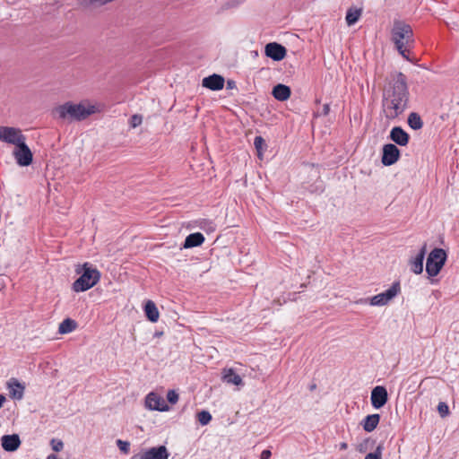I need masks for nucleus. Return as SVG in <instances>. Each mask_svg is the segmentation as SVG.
I'll use <instances>...</instances> for the list:
<instances>
[{
	"instance_id": "obj_16",
	"label": "nucleus",
	"mask_w": 459,
	"mask_h": 459,
	"mask_svg": "<svg viewBox=\"0 0 459 459\" xmlns=\"http://www.w3.org/2000/svg\"><path fill=\"white\" fill-rule=\"evenodd\" d=\"M224 78L221 75L216 74L204 77L202 81V85L212 91L222 90L224 87Z\"/></svg>"
},
{
	"instance_id": "obj_31",
	"label": "nucleus",
	"mask_w": 459,
	"mask_h": 459,
	"mask_svg": "<svg viewBox=\"0 0 459 459\" xmlns=\"http://www.w3.org/2000/svg\"><path fill=\"white\" fill-rule=\"evenodd\" d=\"M143 122V117L141 115H133L129 120L130 126L132 128H135L139 126Z\"/></svg>"
},
{
	"instance_id": "obj_7",
	"label": "nucleus",
	"mask_w": 459,
	"mask_h": 459,
	"mask_svg": "<svg viewBox=\"0 0 459 459\" xmlns=\"http://www.w3.org/2000/svg\"><path fill=\"white\" fill-rule=\"evenodd\" d=\"M401 292V285L399 281H395L385 291L373 296L369 304L371 306H385L388 304L394 298Z\"/></svg>"
},
{
	"instance_id": "obj_10",
	"label": "nucleus",
	"mask_w": 459,
	"mask_h": 459,
	"mask_svg": "<svg viewBox=\"0 0 459 459\" xmlns=\"http://www.w3.org/2000/svg\"><path fill=\"white\" fill-rule=\"evenodd\" d=\"M145 407L149 410H155L160 411H168L169 406L160 394L152 392L145 397Z\"/></svg>"
},
{
	"instance_id": "obj_1",
	"label": "nucleus",
	"mask_w": 459,
	"mask_h": 459,
	"mask_svg": "<svg viewBox=\"0 0 459 459\" xmlns=\"http://www.w3.org/2000/svg\"><path fill=\"white\" fill-rule=\"evenodd\" d=\"M408 102L406 76L402 73L392 74L383 93L382 108L385 117L389 120L398 117L407 108Z\"/></svg>"
},
{
	"instance_id": "obj_18",
	"label": "nucleus",
	"mask_w": 459,
	"mask_h": 459,
	"mask_svg": "<svg viewBox=\"0 0 459 459\" xmlns=\"http://www.w3.org/2000/svg\"><path fill=\"white\" fill-rule=\"evenodd\" d=\"M390 139L401 146H406L409 143V134L400 126H394L390 132Z\"/></svg>"
},
{
	"instance_id": "obj_24",
	"label": "nucleus",
	"mask_w": 459,
	"mask_h": 459,
	"mask_svg": "<svg viewBox=\"0 0 459 459\" xmlns=\"http://www.w3.org/2000/svg\"><path fill=\"white\" fill-rule=\"evenodd\" d=\"M77 328V323L71 318H65L63 320L58 327V333L60 334H66L72 333Z\"/></svg>"
},
{
	"instance_id": "obj_40",
	"label": "nucleus",
	"mask_w": 459,
	"mask_h": 459,
	"mask_svg": "<svg viewBox=\"0 0 459 459\" xmlns=\"http://www.w3.org/2000/svg\"><path fill=\"white\" fill-rule=\"evenodd\" d=\"M47 459H57V456L54 454L49 455Z\"/></svg>"
},
{
	"instance_id": "obj_15",
	"label": "nucleus",
	"mask_w": 459,
	"mask_h": 459,
	"mask_svg": "<svg viewBox=\"0 0 459 459\" xmlns=\"http://www.w3.org/2000/svg\"><path fill=\"white\" fill-rule=\"evenodd\" d=\"M221 380L229 385L237 386H243L244 381L242 377L236 373L235 369L231 368H225L221 371Z\"/></svg>"
},
{
	"instance_id": "obj_38",
	"label": "nucleus",
	"mask_w": 459,
	"mask_h": 459,
	"mask_svg": "<svg viewBox=\"0 0 459 459\" xmlns=\"http://www.w3.org/2000/svg\"><path fill=\"white\" fill-rule=\"evenodd\" d=\"M6 401V398L4 394H0V409L4 405V402Z\"/></svg>"
},
{
	"instance_id": "obj_17",
	"label": "nucleus",
	"mask_w": 459,
	"mask_h": 459,
	"mask_svg": "<svg viewBox=\"0 0 459 459\" xmlns=\"http://www.w3.org/2000/svg\"><path fill=\"white\" fill-rule=\"evenodd\" d=\"M21 439L17 434L4 435L1 438L2 447L7 452H14L21 446Z\"/></svg>"
},
{
	"instance_id": "obj_3",
	"label": "nucleus",
	"mask_w": 459,
	"mask_h": 459,
	"mask_svg": "<svg viewBox=\"0 0 459 459\" xmlns=\"http://www.w3.org/2000/svg\"><path fill=\"white\" fill-rule=\"evenodd\" d=\"M391 40L399 54L411 61L409 54L414 47L413 30L411 25L403 21H394L391 30Z\"/></svg>"
},
{
	"instance_id": "obj_23",
	"label": "nucleus",
	"mask_w": 459,
	"mask_h": 459,
	"mask_svg": "<svg viewBox=\"0 0 459 459\" xmlns=\"http://www.w3.org/2000/svg\"><path fill=\"white\" fill-rule=\"evenodd\" d=\"M380 420L379 414H371L368 415L363 421L361 422V425L365 431L367 432H372L378 425Z\"/></svg>"
},
{
	"instance_id": "obj_2",
	"label": "nucleus",
	"mask_w": 459,
	"mask_h": 459,
	"mask_svg": "<svg viewBox=\"0 0 459 459\" xmlns=\"http://www.w3.org/2000/svg\"><path fill=\"white\" fill-rule=\"evenodd\" d=\"M99 111L100 108L96 103L89 100H83L79 103L67 101L57 106L53 113L59 119L82 121Z\"/></svg>"
},
{
	"instance_id": "obj_20",
	"label": "nucleus",
	"mask_w": 459,
	"mask_h": 459,
	"mask_svg": "<svg viewBox=\"0 0 459 459\" xmlns=\"http://www.w3.org/2000/svg\"><path fill=\"white\" fill-rule=\"evenodd\" d=\"M272 94L277 100L285 101L290 97L291 91L289 86L280 83L273 87Z\"/></svg>"
},
{
	"instance_id": "obj_29",
	"label": "nucleus",
	"mask_w": 459,
	"mask_h": 459,
	"mask_svg": "<svg viewBox=\"0 0 459 459\" xmlns=\"http://www.w3.org/2000/svg\"><path fill=\"white\" fill-rule=\"evenodd\" d=\"M197 420L201 425H207L212 420V415L207 411H202L197 413Z\"/></svg>"
},
{
	"instance_id": "obj_11",
	"label": "nucleus",
	"mask_w": 459,
	"mask_h": 459,
	"mask_svg": "<svg viewBox=\"0 0 459 459\" xmlns=\"http://www.w3.org/2000/svg\"><path fill=\"white\" fill-rule=\"evenodd\" d=\"M400 150L393 143H387L383 147L382 163L385 166L394 164L400 158Z\"/></svg>"
},
{
	"instance_id": "obj_34",
	"label": "nucleus",
	"mask_w": 459,
	"mask_h": 459,
	"mask_svg": "<svg viewBox=\"0 0 459 459\" xmlns=\"http://www.w3.org/2000/svg\"><path fill=\"white\" fill-rule=\"evenodd\" d=\"M381 446H377L376 451L366 455L365 459H381Z\"/></svg>"
},
{
	"instance_id": "obj_14",
	"label": "nucleus",
	"mask_w": 459,
	"mask_h": 459,
	"mask_svg": "<svg viewBox=\"0 0 459 459\" xmlns=\"http://www.w3.org/2000/svg\"><path fill=\"white\" fill-rule=\"evenodd\" d=\"M265 55L275 61H281L286 56V48L276 42L268 43L265 46Z\"/></svg>"
},
{
	"instance_id": "obj_33",
	"label": "nucleus",
	"mask_w": 459,
	"mask_h": 459,
	"mask_svg": "<svg viewBox=\"0 0 459 459\" xmlns=\"http://www.w3.org/2000/svg\"><path fill=\"white\" fill-rule=\"evenodd\" d=\"M437 411L442 417L446 416L449 413V409L446 403H439L437 405Z\"/></svg>"
},
{
	"instance_id": "obj_42",
	"label": "nucleus",
	"mask_w": 459,
	"mask_h": 459,
	"mask_svg": "<svg viewBox=\"0 0 459 459\" xmlns=\"http://www.w3.org/2000/svg\"><path fill=\"white\" fill-rule=\"evenodd\" d=\"M231 83H232L231 82H228V85H229V87H232V84H231Z\"/></svg>"
},
{
	"instance_id": "obj_19",
	"label": "nucleus",
	"mask_w": 459,
	"mask_h": 459,
	"mask_svg": "<svg viewBox=\"0 0 459 459\" xmlns=\"http://www.w3.org/2000/svg\"><path fill=\"white\" fill-rule=\"evenodd\" d=\"M426 255V245H424L420 252L410 260L411 270L416 273L420 274L423 271V261Z\"/></svg>"
},
{
	"instance_id": "obj_32",
	"label": "nucleus",
	"mask_w": 459,
	"mask_h": 459,
	"mask_svg": "<svg viewBox=\"0 0 459 459\" xmlns=\"http://www.w3.org/2000/svg\"><path fill=\"white\" fill-rule=\"evenodd\" d=\"M178 394L175 390H169L167 394V400L171 404H176L178 401Z\"/></svg>"
},
{
	"instance_id": "obj_27",
	"label": "nucleus",
	"mask_w": 459,
	"mask_h": 459,
	"mask_svg": "<svg viewBox=\"0 0 459 459\" xmlns=\"http://www.w3.org/2000/svg\"><path fill=\"white\" fill-rule=\"evenodd\" d=\"M195 224L198 228L208 233L213 232L216 229L215 224L212 221L207 219H200L195 221Z\"/></svg>"
},
{
	"instance_id": "obj_22",
	"label": "nucleus",
	"mask_w": 459,
	"mask_h": 459,
	"mask_svg": "<svg viewBox=\"0 0 459 459\" xmlns=\"http://www.w3.org/2000/svg\"><path fill=\"white\" fill-rule=\"evenodd\" d=\"M144 313L148 320H150L151 322L155 323L159 320L160 313L153 301H146L144 305Z\"/></svg>"
},
{
	"instance_id": "obj_8",
	"label": "nucleus",
	"mask_w": 459,
	"mask_h": 459,
	"mask_svg": "<svg viewBox=\"0 0 459 459\" xmlns=\"http://www.w3.org/2000/svg\"><path fill=\"white\" fill-rule=\"evenodd\" d=\"M13 156L20 167H28L33 161V153L27 145L26 141L13 148Z\"/></svg>"
},
{
	"instance_id": "obj_13",
	"label": "nucleus",
	"mask_w": 459,
	"mask_h": 459,
	"mask_svg": "<svg viewBox=\"0 0 459 459\" xmlns=\"http://www.w3.org/2000/svg\"><path fill=\"white\" fill-rule=\"evenodd\" d=\"M9 391V396L13 400H22L23 398L25 385L18 379L13 377L6 384Z\"/></svg>"
},
{
	"instance_id": "obj_12",
	"label": "nucleus",
	"mask_w": 459,
	"mask_h": 459,
	"mask_svg": "<svg viewBox=\"0 0 459 459\" xmlns=\"http://www.w3.org/2000/svg\"><path fill=\"white\" fill-rule=\"evenodd\" d=\"M371 404L376 409L382 408L387 402L388 394L384 386L377 385L371 391Z\"/></svg>"
},
{
	"instance_id": "obj_41",
	"label": "nucleus",
	"mask_w": 459,
	"mask_h": 459,
	"mask_svg": "<svg viewBox=\"0 0 459 459\" xmlns=\"http://www.w3.org/2000/svg\"><path fill=\"white\" fill-rule=\"evenodd\" d=\"M315 388H316V385H311L310 390H314Z\"/></svg>"
},
{
	"instance_id": "obj_4",
	"label": "nucleus",
	"mask_w": 459,
	"mask_h": 459,
	"mask_svg": "<svg viewBox=\"0 0 459 459\" xmlns=\"http://www.w3.org/2000/svg\"><path fill=\"white\" fill-rule=\"evenodd\" d=\"M81 276L73 283V290L75 292L86 291L95 286L100 279V273L92 266L85 263L82 267L76 269Z\"/></svg>"
},
{
	"instance_id": "obj_35",
	"label": "nucleus",
	"mask_w": 459,
	"mask_h": 459,
	"mask_svg": "<svg viewBox=\"0 0 459 459\" xmlns=\"http://www.w3.org/2000/svg\"><path fill=\"white\" fill-rule=\"evenodd\" d=\"M51 446H52V449L55 452H59V451H61L63 449L64 443L61 440L52 439L51 440Z\"/></svg>"
},
{
	"instance_id": "obj_37",
	"label": "nucleus",
	"mask_w": 459,
	"mask_h": 459,
	"mask_svg": "<svg viewBox=\"0 0 459 459\" xmlns=\"http://www.w3.org/2000/svg\"><path fill=\"white\" fill-rule=\"evenodd\" d=\"M329 112H330V106H329V104H325V105L323 106L322 114H323L324 116H326V115H328V114H329Z\"/></svg>"
},
{
	"instance_id": "obj_21",
	"label": "nucleus",
	"mask_w": 459,
	"mask_h": 459,
	"mask_svg": "<svg viewBox=\"0 0 459 459\" xmlns=\"http://www.w3.org/2000/svg\"><path fill=\"white\" fill-rule=\"evenodd\" d=\"M204 239L205 238L202 233H192L186 238L183 247L184 248L199 247L204 242Z\"/></svg>"
},
{
	"instance_id": "obj_6",
	"label": "nucleus",
	"mask_w": 459,
	"mask_h": 459,
	"mask_svg": "<svg viewBox=\"0 0 459 459\" xmlns=\"http://www.w3.org/2000/svg\"><path fill=\"white\" fill-rule=\"evenodd\" d=\"M0 141L14 147L24 141L26 136L22 134V130L17 127L12 126H0Z\"/></svg>"
},
{
	"instance_id": "obj_28",
	"label": "nucleus",
	"mask_w": 459,
	"mask_h": 459,
	"mask_svg": "<svg viewBox=\"0 0 459 459\" xmlns=\"http://www.w3.org/2000/svg\"><path fill=\"white\" fill-rule=\"evenodd\" d=\"M255 147L258 152V156L261 158L263 152L264 151L266 144L265 141L262 136H256L254 141Z\"/></svg>"
},
{
	"instance_id": "obj_30",
	"label": "nucleus",
	"mask_w": 459,
	"mask_h": 459,
	"mask_svg": "<svg viewBox=\"0 0 459 459\" xmlns=\"http://www.w3.org/2000/svg\"><path fill=\"white\" fill-rule=\"evenodd\" d=\"M117 447L124 455H128L130 452V443L128 441H124L122 439H117L116 441Z\"/></svg>"
},
{
	"instance_id": "obj_39",
	"label": "nucleus",
	"mask_w": 459,
	"mask_h": 459,
	"mask_svg": "<svg viewBox=\"0 0 459 459\" xmlns=\"http://www.w3.org/2000/svg\"><path fill=\"white\" fill-rule=\"evenodd\" d=\"M347 447H348L347 443L342 442V443L340 444V448L342 450H345V449H347Z\"/></svg>"
},
{
	"instance_id": "obj_5",
	"label": "nucleus",
	"mask_w": 459,
	"mask_h": 459,
	"mask_svg": "<svg viewBox=\"0 0 459 459\" xmlns=\"http://www.w3.org/2000/svg\"><path fill=\"white\" fill-rule=\"evenodd\" d=\"M446 260V253L442 248H434L429 255L426 271L429 276L439 273Z\"/></svg>"
},
{
	"instance_id": "obj_9",
	"label": "nucleus",
	"mask_w": 459,
	"mask_h": 459,
	"mask_svg": "<svg viewBox=\"0 0 459 459\" xmlns=\"http://www.w3.org/2000/svg\"><path fill=\"white\" fill-rule=\"evenodd\" d=\"M169 456V453L166 446H160L142 450L137 455H133L131 459H168Z\"/></svg>"
},
{
	"instance_id": "obj_25",
	"label": "nucleus",
	"mask_w": 459,
	"mask_h": 459,
	"mask_svg": "<svg viewBox=\"0 0 459 459\" xmlns=\"http://www.w3.org/2000/svg\"><path fill=\"white\" fill-rule=\"evenodd\" d=\"M361 16V9L350 8L346 13V22L349 26L355 24Z\"/></svg>"
},
{
	"instance_id": "obj_26",
	"label": "nucleus",
	"mask_w": 459,
	"mask_h": 459,
	"mask_svg": "<svg viewBox=\"0 0 459 459\" xmlns=\"http://www.w3.org/2000/svg\"><path fill=\"white\" fill-rule=\"evenodd\" d=\"M408 125L411 128L419 130L423 126V122L417 113L412 112L408 117Z\"/></svg>"
},
{
	"instance_id": "obj_36",
	"label": "nucleus",
	"mask_w": 459,
	"mask_h": 459,
	"mask_svg": "<svg viewBox=\"0 0 459 459\" xmlns=\"http://www.w3.org/2000/svg\"><path fill=\"white\" fill-rule=\"evenodd\" d=\"M272 453L270 450L265 449L260 455V459H270Z\"/></svg>"
}]
</instances>
